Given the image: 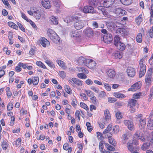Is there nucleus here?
Instances as JSON below:
<instances>
[{"instance_id": "1", "label": "nucleus", "mask_w": 153, "mask_h": 153, "mask_svg": "<svg viewBox=\"0 0 153 153\" xmlns=\"http://www.w3.org/2000/svg\"><path fill=\"white\" fill-rule=\"evenodd\" d=\"M73 19L74 21V26L76 29L79 30L84 27L85 22V21L79 20L78 17L76 16L74 17Z\"/></svg>"}, {"instance_id": "2", "label": "nucleus", "mask_w": 153, "mask_h": 153, "mask_svg": "<svg viewBox=\"0 0 153 153\" xmlns=\"http://www.w3.org/2000/svg\"><path fill=\"white\" fill-rule=\"evenodd\" d=\"M69 83L72 86H74L75 85L78 86L82 85L83 82L80 80L75 78L70 79L68 80Z\"/></svg>"}, {"instance_id": "3", "label": "nucleus", "mask_w": 153, "mask_h": 153, "mask_svg": "<svg viewBox=\"0 0 153 153\" xmlns=\"http://www.w3.org/2000/svg\"><path fill=\"white\" fill-rule=\"evenodd\" d=\"M123 123L130 130H134V125L132 121L129 120H125L123 121Z\"/></svg>"}, {"instance_id": "4", "label": "nucleus", "mask_w": 153, "mask_h": 153, "mask_svg": "<svg viewBox=\"0 0 153 153\" xmlns=\"http://www.w3.org/2000/svg\"><path fill=\"white\" fill-rule=\"evenodd\" d=\"M83 33L85 36L90 38L92 37L94 34L92 29L89 27L85 29L83 31Z\"/></svg>"}, {"instance_id": "5", "label": "nucleus", "mask_w": 153, "mask_h": 153, "mask_svg": "<svg viewBox=\"0 0 153 153\" xmlns=\"http://www.w3.org/2000/svg\"><path fill=\"white\" fill-rule=\"evenodd\" d=\"M112 40V36L110 33L105 34L103 36V41L106 43L109 44L111 43Z\"/></svg>"}, {"instance_id": "6", "label": "nucleus", "mask_w": 153, "mask_h": 153, "mask_svg": "<svg viewBox=\"0 0 153 153\" xmlns=\"http://www.w3.org/2000/svg\"><path fill=\"white\" fill-rule=\"evenodd\" d=\"M141 84L140 82L136 83L131 86V88L128 89V91H135L139 89L141 87Z\"/></svg>"}, {"instance_id": "7", "label": "nucleus", "mask_w": 153, "mask_h": 153, "mask_svg": "<svg viewBox=\"0 0 153 153\" xmlns=\"http://www.w3.org/2000/svg\"><path fill=\"white\" fill-rule=\"evenodd\" d=\"M85 65L90 69L94 68L96 66V62L92 59H88Z\"/></svg>"}, {"instance_id": "8", "label": "nucleus", "mask_w": 153, "mask_h": 153, "mask_svg": "<svg viewBox=\"0 0 153 153\" xmlns=\"http://www.w3.org/2000/svg\"><path fill=\"white\" fill-rule=\"evenodd\" d=\"M39 42L42 46L45 48L49 46L50 45V42L44 37H41L39 40Z\"/></svg>"}, {"instance_id": "9", "label": "nucleus", "mask_w": 153, "mask_h": 153, "mask_svg": "<svg viewBox=\"0 0 153 153\" xmlns=\"http://www.w3.org/2000/svg\"><path fill=\"white\" fill-rule=\"evenodd\" d=\"M150 72H147L145 77V82L147 85H149L152 81V74L151 71Z\"/></svg>"}, {"instance_id": "10", "label": "nucleus", "mask_w": 153, "mask_h": 153, "mask_svg": "<svg viewBox=\"0 0 153 153\" xmlns=\"http://www.w3.org/2000/svg\"><path fill=\"white\" fill-rule=\"evenodd\" d=\"M115 0H105L102 1L104 6L106 8H108L114 4Z\"/></svg>"}, {"instance_id": "11", "label": "nucleus", "mask_w": 153, "mask_h": 153, "mask_svg": "<svg viewBox=\"0 0 153 153\" xmlns=\"http://www.w3.org/2000/svg\"><path fill=\"white\" fill-rule=\"evenodd\" d=\"M102 1L100 0H88V2L89 4L92 6L96 7L97 5H101Z\"/></svg>"}, {"instance_id": "12", "label": "nucleus", "mask_w": 153, "mask_h": 153, "mask_svg": "<svg viewBox=\"0 0 153 153\" xmlns=\"http://www.w3.org/2000/svg\"><path fill=\"white\" fill-rule=\"evenodd\" d=\"M106 25L108 28L111 31L115 30L116 27H117V25L115 24L114 22H107Z\"/></svg>"}, {"instance_id": "13", "label": "nucleus", "mask_w": 153, "mask_h": 153, "mask_svg": "<svg viewBox=\"0 0 153 153\" xmlns=\"http://www.w3.org/2000/svg\"><path fill=\"white\" fill-rule=\"evenodd\" d=\"M94 11V8L91 6H85L84 7L83 9V12L86 13H93Z\"/></svg>"}, {"instance_id": "14", "label": "nucleus", "mask_w": 153, "mask_h": 153, "mask_svg": "<svg viewBox=\"0 0 153 153\" xmlns=\"http://www.w3.org/2000/svg\"><path fill=\"white\" fill-rule=\"evenodd\" d=\"M127 72L128 75L131 77L134 76L135 74L134 69L130 67L128 68L127 70Z\"/></svg>"}, {"instance_id": "15", "label": "nucleus", "mask_w": 153, "mask_h": 153, "mask_svg": "<svg viewBox=\"0 0 153 153\" xmlns=\"http://www.w3.org/2000/svg\"><path fill=\"white\" fill-rule=\"evenodd\" d=\"M42 4L43 6L46 8L49 9L51 6L49 0H42Z\"/></svg>"}, {"instance_id": "16", "label": "nucleus", "mask_w": 153, "mask_h": 153, "mask_svg": "<svg viewBox=\"0 0 153 153\" xmlns=\"http://www.w3.org/2000/svg\"><path fill=\"white\" fill-rule=\"evenodd\" d=\"M49 21L51 24L57 25L58 24V20L57 18L53 16H51L49 19Z\"/></svg>"}, {"instance_id": "17", "label": "nucleus", "mask_w": 153, "mask_h": 153, "mask_svg": "<svg viewBox=\"0 0 153 153\" xmlns=\"http://www.w3.org/2000/svg\"><path fill=\"white\" fill-rule=\"evenodd\" d=\"M87 59H88L83 57H80L78 58L77 60L78 63L79 65H82L83 64L85 65L86 63H87L86 61Z\"/></svg>"}, {"instance_id": "18", "label": "nucleus", "mask_w": 153, "mask_h": 153, "mask_svg": "<svg viewBox=\"0 0 153 153\" xmlns=\"http://www.w3.org/2000/svg\"><path fill=\"white\" fill-rule=\"evenodd\" d=\"M146 125V119L141 118L139 120V126L141 129L144 128Z\"/></svg>"}, {"instance_id": "19", "label": "nucleus", "mask_w": 153, "mask_h": 153, "mask_svg": "<svg viewBox=\"0 0 153 153\" xmlns=\"http://www.w3.org/2000/svg\"><path fill=\"white\" fill-rule=\"evenodd\" d=\"M107 73L108 77L111 78H113L115 75V71L113 69H109L107 71Z\"/></svg>"}, {"instance_id": "20", "label": "nucleus", "mask_w": 153, "mask_h": 153, "mask_svg": "<svg viewBox=\"0 0 153 153\" xmlns=\"http://www.w3.org/2000/svg\"><path fill=\"white\" fill-rule=\"evenodd\" d=\"M137 103V101L136 100L131 99H129L128 102V106L130 108L133 107Z\"/></svg>"}, {"instance_id": "21", "label": "nucleus", "mask_w": 153, "mask_h": 153, "mask_svg": "<svg viewBox=\"0 0 153 153\" xmlns=\"http://www.w3.org/2000/svg\"><path fill=\"white\" fill-rule=\"evenodd\" d=\"M56 62L58 65L63 69H65L67 68V66L63 61L60 60H57Z\"/></svg>"}, {"instance_id": "22", "label": "nucleus", "mask_w": 153, "mask_h": 153, "mask_svg": "<svg viewBox=\"0 0 153 153\" xmlns=\"http://www.w3.org/2000/svg\"><path fill=\"white\" fill-rule=\"evenodd\" d=\"M126 11L121 8H118L116 10V13L119 16H123L125 14Z\"/></svg>"}, {"instance_id": "23", "label": "nucleus", "mask_w": 153, "mask_h": 153, "mask_svg": "<svg viewBox=\"0 0 153 153\" xmlns=\"http://www.w3.org/2000/svg\"><path fill=\"white\" fill-rule=\"evenodd\" d=\"M49 37L53 42H56L58 40V36L54 32Z\"/></svg>"}, {"instance_id": "24", "label": "nucleus", "mask_w": 153, "mask_h": 153, "mask_svg": "<svg viewBox=\"0 0 153 153\" xmlns=\"http://www.w3.org/2000/svg\"><path fill=\"white\" fill-rule=\"evenodd\" d=\"M118 49L120 51H123L126 48V46L124 44L121 42L119 43L116 46Z\"/></svg>"}, {"instance_id": "25", "label": "nucleus", "mask_w": 153, "mask_h": 153, "mask_svg": "<svg viewBox=\"0 0 153 153\" xmlns=\"http://www.w3.org/2000/svg\"><path fill=\"white\" fill-rule=\"evenodd\" d=\"M145 60V57H143L140 60L139 62V64L140 69H146V66L144 64Z\"/></svg>"}, {"instance_id": "26", "label": "nucleus", "mask_w": 153, "mask_h": 153, "mask_svg": "<svg viewBox=\"0 0 153 153\" xmlns=\"http://www.w3.org/2000/svg\"><path fill=\"white\" fill-rule=\"evenodd\" d=\"M113 94L114 96L118 98H123L126 97L123 94L119 92H114Z\"/></svg>"}, {"instance_id": "27", "label": "nucleus", "mask_w": 153, "mask_h": 153, "mask_svg": "<svg viewBox=\"0 0 153 153\" xmlns=\"http://www.w3.org/2000/svg\"><path fill=\"white\" fill-rule=\"evenodd\" d=\"M117 31L119 32L120 35L123 36L125 35H126L127 34V32L126 30L124 29L119 28L118 30Z\"/></svg>"}, {"instance_id": "28", "label": "nucleus", "mask_w": 153, "mask_h": 153, "mask_svg": "<svg viewBox=\"0 0 153 153\" xmlns=\"http://www.w3.org/2000/svg\"><path fill=\"white\" fill-rule=\"evenodd\" d=\"M105 119L106 121L108 120L111 118L110 114L108 110H106L104 111Z\"/></svg>"}, {"instance_id": "29", "label": "nucleus", "mask_w": 153, "mask_h": 153, "mask_svg": "<svg viewBox=\"0 0 153 153\" xmlns=\"http://www.w3.org/2000/svg\"><path fill=\"white\" fill-rule=\"evenodd\" d=\"M121 42L120 37L118 36H115L114 38V44L115 46Z\"/></svg>"}, {"instance_id": "30", "label": "nucleus", "mask_w": 153, "mask_h": 153, "mask_svg": "<svg viewBox=\"0 0 153 153\" xmlns=\"http://www.w3.org/2000/svg\"><path fill=\"white\" fill-rule=\"evenodd\" d=\"M147 127L148 129H153V120H149L148 122Z\"/></svg>"}, {"instance_id": "31", "label": "nucleus", "mask_w": 153, "mask_h": 153, "mask_svg": "<svg viewBox=\"0 0 153 153\" xmlns=\"http://www.w3.org/2000/svg\"><path fill=\"white\" fill-rule=\"evenodd\" d=\"M143 134L140 131H137L134 134V136L135 138L138 139L142 137Z\"/></svg>"}, {"instance_id": "32", "label": "nucleus", "mask_w": 153, "mask_h": 153, "mask_svg": "<svg viewBox=\"0 0 153 153\" xmlns=\"http://www.w3.org/2000/svg\"><path fill=\"white\" fill-rule=\"evenodd\" d=\"M114 57L116 59H120L122 57V54L119 51H117L114 53Z\"/></svg>"}, {"instance_id": "33", "label": "nucleus", "mask_w": 153, "mask_h": 153, "mask_svg": "<svg viewBox=\"0 0 153 153\" xmlns=\"http://www.w3.org/2000/svg\"><path fill=\"white\" fill-rule=\"evenodd\" d=\"M121 2L123 4L128 5L132 2V0H120Z\"/></svg>"}, {"instance_id": "34", "label": "nucleus", "mask_w": 153, "mask_h": 153, "mask_svg": "<svg viewBox=\"0 0 153 153\" xmlns=\"http://www.w3.org/2000/svg\"><path fill=\"white\" fill-rule=\"evenodd\" d=\"M136 41L139 43H140L142 41V36L141 33H139L136 37Z\"/></svg>"}, {"instance_id": "35", "label": "nucleus", "mask_w": 153, "mask_h": 153, "mask_svg": "<svg viewBox=\"0 0 153 153\" xmlns=\"http://www.w3.org/2000/svg\"><path fill=\"white\" fill-rule=\"evenodd\" d=\"M127 147L128 149L130 152H132L134 149L133 143H132L128 142L127 144Z\"/></svg>"}, {"instance_id": "36", "label": "nucleus", "mask_w": 153, "mask_h": 153, "mask_svg": "<svg viewBox=\"0 0 153 153\" xmlns=\"http://www.w3.org/2000/svg\"><path fill=\"white\" fill-rule=\"evenodd\" d=\"M99 93L98 97L101 99L103 98L106 95V93L103 91H101L100 92L99 91Z\"/></svg>"}, {"instance_id": "37", "label": "nucleus", "mask_w": 153, "mask_h": 153, "mask_svg": "<svg viewBox=\"0 0 153 153\" xmlns=\"http://www.w3.org/2000/svg\"><path fill=\"white\" fill-rule=\"evenodd\" d=\"M108 139L110 143L112 145H113L115 146L116 144V143L115 140L111 136H108Z\"/></svg>"}, {"instance_id": "38", "label": "nucleus", "mask_w": 153, "mask_h": 153, "mask_svg": "<svg viewBox=\"0 0 153 153\" xmlns=\"http://www.w3.org/2000/svg\"><path fill=\"white\" fill-rule=\"evenodd\" d=\"M32 82L34 85L38 84L39 82V78L38 77H34L32 78Z\"/></svg>"}, {"instance_id": "39", "label": "nucleus", "mask_w": 153, "mask_h": 153, "mask_svg": "<svg viewBox=\"0 0 153 153\" xmlns=\"http://www.w3.org/2000/svg\"><path fill=\"white\" fill-rule=\"evenodd\" d=\"M150 145V143H144L142 146L141 149L143 150H145L146 149H148Z\"/></svg>"}, {"instance_id": "40", "label": "nucleus", "mask_w": 153, "mask_h": 153, "mask_svg": "<svg viewBox=\"0 0 153 153\" xmlns=\"http://www.w3.org/2000/svg\"><path fill=\"white\" fill-rule=\"evenodd\" d=\"M142 15H140L138 17L136 18L135 21L138 24H140L142 22Z\"/></svg>"}, {"instance_id": "41", "label": "nucleus", "mask_w": 153, "mask_h": 153, "mask_svg": "<svg viewBox=\"0 0 153 153\" xmlns=\"http://www.w3.org/2000/svg\"><path fill=\"white\" fill-rule=\"evenodd\" d=\"M8 24V25L10 27H11L16 30L18 29V27L13 22H9Z\"/></svg>"}, {"instance_id": "42", "label": "nucleus", "mask_w": 153, "mask_h": 153, "mask_svg": "<svg viewBox=\"0 0 153 153\" xmlns=\"http://www.w3.org/2000/svg\"><path fill=\"white\" fill-rule=\"evenodd\" d=\"M151 11H150L151 17L150 19V22L152 23H153V4H152L151 7Z\"/></svg>"}, {"instance_id": "43", "label": "nucleus", "mask_w": 153, "mask_h": 153, "mask_svg": "<svg viewBox=\"0 0 153 153\" xmlns=\"http://www.w3.org/2000/svg\"><path fill=\"white\" fill-rule=\"evenodd\" d=\"M33 15L36 19H39L40 18L41 16L39 12L38 11H34Z\"/></svg>"}, {"instance_id": "44", "label": "nucleus", "mask_w": 153, "mask_h": 153, "mask_svg": "<svg viewBox=\"0 0 153 153\" xmlns=\"http://www.w3.org/2000/svg\"><path fill=\"white\" fill-rule=\"evenodd\" d=\"M146 139L148 141L150 140V144H153V132H152L151 135H149L147 136Z\"/></svg>"}, {"instance_id": "45", "label": "nucleus", "mask_w": 153, "mask_h": 153, "mask_svg": "<svg viewBox=\"0 0 153 153\" xmlns=\"http://www.w3.org/2000/svg\"><path fill=\"white\" fill-rule=\"evenodd\" d=\"M77 77L81 79H85L86 78L87 76L84 74L82 73H79L77 74Z\"/></svg>"}, {"instance_id": "46", "label": "nucleus", "mask_w": 153, "mask_h": 153, "mask_svg": "<svg viewBox=\"0 0 153 153\" xmlns=\"http://www.w3.org/2000/svg\"><path fill=\"white\" fill-rule=\"evenodd\" d=\"M77 32L76 31L72 30L71 32L70 35L71 37L74 38L78 36Z\"/></svg>"}, {"instance_id": "47", "label": "nucleus", "mask_w": 153, "mask_h": 153, "mask_svg": "<svg viewBox=\"0 0 153 153\" xmlns=\"http://www.w3.org/2000/svg\"><path fill=\"white\" fill-rule=\"evenodd\" d=\"M142 93L141 92L134 94L133 95V97L134 99H139L143 96Z\"/></svg>"}, {"instance_id": "48", "label": "nucleus", "mask_w": 153, "mask_h": 153, "mask_svg": "<svg viewBox=\"0 0 153 153\" xmlns=\"http://www.w3.org/2000/svg\"><path fill=\"white\" fill-rule=\"evenodd\" d=\"M1 146L3 149L4 150H6L8 147L7 142L6 141H4L2 143Z\"/></svg>"}, {"instance_id": "49", "label": "nucleus", "mask_w": 153, "mask_h": 153, "mask_svg": "<svg viewBox=\"0 0 153 153\" xmlns=\"http://www.w3.org/2000/svg\"><path fill=\"white\" fill-rule=\"evenodd\" d=\"M146 72V69H140L139 74L140 78L142 77L144 75Z\"/></svg>"}, {"instance_id": "50", "label": "nucleus", "mask_w": 153, "mask_h": 153, "mask_svg": "<svg viewBox=\"0 0 153 153\" xmlns=\"http://www.w3.org/2000/svg\"><path fill=\"white\" fill-rule=\"evenodd\" d=\"M103 84L104 88L107 91H109L111 90V86L108 83H104Z\"/></svg>"}, {"instance_id": "51", "label": "nucleus", "mask_w": 153, "mask_h": 153, "mask_svg": "<svg viewBox=\"0 0 153 153\" xmlns=\"http://www.w3.org/2000/svg\"><path fill=\"white\" fill-rule=\"evenodd\" d=\"M36 65L39 66L44 68L46 69V68L45 65L41 61H37L36 63Z\"/></svg>"}, {"instance_id": "52", "label": "nucleus", "mask_w": 153, "mask_h": 153, "mask_svg": "<svg viewBox=\"0 0 153 153\" xmlns=\"http://www.w3.org/2000/svg\"><path fill=\"white\" fill-rule=\"evenodd\" d=\"M22 140L20 138L17 139L15 142V145L16 146H20Z\"/></svg>"}, {"instance_id": "53", "label": "nucleus", "mask_w": 153, "mask_h": 153, "mask_svg": "<svg viewBox=\"0 0 153 153\" xmlns=\"http://www.w3.org/2000/svg\"><path fill=\"white\" fill-rule=\"evenodd\" d=\"M122 138L123 140L122 142L123 144H125L128 139L126 134H123Z\"/></svg>"}, {"instance_id": "54", "label": "nucleus", "mask_w": 153, "mask_h": 153, "mask_svg": "<svg viewBox=\"0 0 153 153\" xmlns=\"http://www.w3.org/2000/svg\"><path fill=\"white\" fill-rule=\"evenodd\" d=\"M153 98V86L150 89V94L149 95V101H150L152 100V98Z\"/></svg>"}, {"instance_id": "55", "label": "nucleus", "mask_w": 153, "mask_h": 153, "mask_svg": "<svg viewBox=\"0 0 153 153\" xmlns=\"http://www.w3.org/2000/svg\"><path fill=\"white\" fill-rule=\"evenodd\" d=\"M54 5L56 7H58L60 4L59 0H52Z\"/></svg>"}, {"instance_id": "56", "label": "nucleus", "mask_w": 153, "mask_h": 153, "mask_svg": "<svg viewBox=\"0 0 153 153\" xmlns=\"http://www.w3.org/2000/svg\"><path fill=\"white\" fill-rule=\"evenodd\" d=\"M119 128L118 126H114L113 128V131L115 134H117L119 131Z\"/></svg>"}, {"instance_id": "57", "label": "nucleus", "mask_w": 153, "mask_h": 153, "mask_svg": "<svg viewBox=\"0 0 153 153\" xmlns=\"http://www.w3.org/2000/svg\"><path fill=\"white\" fill-rule=\"evenodd\" d=\"M85 91L87 95L89 97H92L94 96L93 92L91 91L85 90Z\"/></svg>"}, {"instance_id": "58", "label": "nucleus", "mask_w": 153, "mask_h": 153, "mask_svg": "<svg viewBox=\"0 0 153 153\" xmlns=\"http://www.w3.org/2000/svg\"><path fill=\"white\" fill-rule=\"evenodd\" d=\"M65 91L69 94L71 93V90L69 86L67 85H65Z\"/></svg>"}, {"instance_id": "59", "label": "nucleus", "mask_w": 153, "mask_h": 153, "mask_svg": "<svg viewBox=\"0 0 153 153\" xmlns=\"http://www.w3.org/2000/svg\"><path fill=\"white\" fill-rule=\"evenodd\" d=\"M111 126H110V125H109L107 127V128L103 131V134H106L107 133H108L111 130Z\"/></svg>"}, {"instance_id": "60", "label": "nucleus", "mask_w": 153, "mask_h": 153, "mask_svg": "<svg viewBox=\"0 0 153 153\" xmlns=\"http://www.w3.org/2000/svg\"><path fill=\"white\" fill-rule=\"evenodd\" d=\"M60 77L62 78H64L66 76V74L65 73L62 71H59V73Z\"/></svg>"}, {"instance_id": "61", "label": "nucleus", "mask_w": 153, "mask_h": 153, "mask_svg": "<svg viewBox=\"0 0 153 153\" xmlns=\"http://www.w3.org/2000/svg\"><path fill=\"white\" fill-rule=\"evenodd\" d=\"M80 105L81 107L83 108L86 110H88L89 109L88 107L85 103L81 102L80 103Z\"/></svg>"}, {"instance_id": "62", "label": "nucleus", "mask_w": 153, "mask_h": 153, "mask_svg": "<svg viewBox=\"0 0 153 153\" xmlns=\"http://www.w3.org/2000/svg\"><path fill=\"white\" fill-rule=\"evenodd\" d=\"M13 107V104L11 102H9L7 106V108L8 111H11L12 110Z\"/></svg>"}, {"instance_id": "63", "label": "nucleus", "mask_w": 153, "mask_h": 153, "mask_svg": "<svg viewBox=\"0 0 153 153\" xmlns=\"http://www.w3.org/2000/svg\"><path fill=\"white\" fill-rule=\"evenodd\" d=\"M91 88L95 93H99V91L98 88L92 86L91 87Z\"/></svg>"}, {"instance_id": "64", "label": "nucleus", "mask_w": 153, "mask_h": 153, "mask_svg": "<svg viewBox=\"0 0 153 153\" xmlns=\"http://www.w3.org/2000/svg\"><path fill=\"white\" fill-rule=\"evenodd\" d=\"M45 62L51 67H53L54 66V65L53 64V63L49 60H46L45 61Z\"/></svg>"}]
</instances>
